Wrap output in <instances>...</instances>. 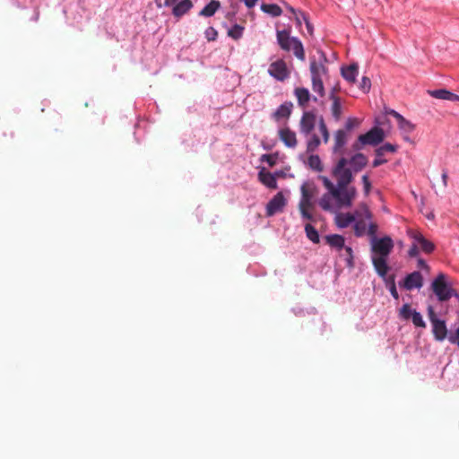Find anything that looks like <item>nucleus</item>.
Instances as JSON below:
<instances>
[{"label": "nucleus", "instance_id": "f257e3e1", "mask_svg": "<svg viewBox=\"0 0 459 459\" xmlns=\"http://www.w3.org/2000/svg\"><path fill=\"white\" fill-rule=\"evenodd\" d=\"M332 176L335 178L336 185L325 176L318 177L324 186L328 190V193L323 195L319 200L320 207L324 211L333 212L332 197L335 200L338 208L351 207L358 192L356 187L351 185L354 177L351 169H347L346 158L342 157L338 160L332 169Z\"/></svg>", "mask_w": 459, "mask_h": 459}, {"label": "nucleus", "instance_id": "f03ea898", "mask_svg": "<svg viewBox=\"0 0 459 459\" xmlns=\"http://www.w3.org/2000/svg\"><path fill=\"white\" fill-rule=\"evenodd\" d=\"M316 122L318 123V128L322 134L323 142L327 143L330 138V134L325 119L323 117H320L317 120L316 116L311 111H306L303 113L299 122L300 133L306 136L309 135L314 130Z\"/></svg>", "mask_w": 459, "mask_h": 459}, {"label": "nucleus", "instance_id": "7ed1b4c3", "mask_svg": "<svg viewBox=\"0 0 459 459\" xmlns=\"http://www.w3.org/2000/svg\"><path fill=\"white\" fill-rule=\"evenodd\" d=\"M301 199L299 204V209L302 218L312 220L313 215L309 210L313 207V199L317 194V188L313 182H304L300 187Z\"/></svg>", "mask_w": 459, "mask_h": 459}, {"label": "nucleus", "instance_id": "20e7f679", "mask_svg": "<svg viewBox=\"0 0 459 459\" xmlns=\"http://www.w3.org/2000/svg\"><path fill=\"white\" fill-rule=\"evenodd\" d=\"M277 40L283 50H292L297 58L301 61L305 60V51L301 41L296 38L290 37V33L287 30H284L278 31Z\"/></svg>", "mask_w": 459, "mask_h": 459}, {"label": "nucleus", "instance_id": "39448f33", "mask_svg": "<svg viewBox=\"0 0 459 459\" xmlns=\"http://www.w3.org/2000/svg\"><path fill=\"white\" fill-rule=\"evenodd\" d=\"M431 287L439 301H446L453 296L457 297L455 290L449 287L446 282V275L444 273H439L437 276L433 281Z\"/></svg>", "mask_w": 459, "mask_h": 459}, {"label": "nucleus", "instance_id": "423d86ee", "mask_svg": "<svg viewBox=\"0 0 459 459\" xmlns=\"http://www.w3.org/2000/svg\"><path fill=\"white\" fill-rule=\"evenodd\" d=\"M394 248V241L388 237L381 238H373L371 240V251L373 255L388 257Z\"/></svg>", "mask_w": 459, "mask_h": 459}, {"label": "nucleus", "instance_id": "0eeeda50", "mask_svg": "<svg viewBox=\"0 0 459 459\" xmlns=\"http://www.w3.org/2000/svg\"><path fill=\"white\" fill-rule=\"evenodd\" d=\"M385 139V132L378 126H374L364 134H360V142L365 143L366 145L377 146Z\"/></svg>", "mask_w": 459, "mask_h": 459}, {"label": "nucleus", "instance_id": "6e6552de", "mask_svg": "<svg viewBox=\"0 0 459 459\" xmlns=\"http://www.w3.org/2000/svg\"><path fill=\"white\" fill-rule=\"evenodd\" d=\"M268 73L280 82H283L290 76L286 63L281 59L273 62L269 66Z\"/></svg>", "mask_w": 459, "mask_h": 459}, {"label": "nucleus", "instance_id": "1a4fd4ad", "mask_svg": "<svg viewBox=\"0 0 459 459\" xmlns=\"http://www.w3.org/2000/svg\"><path fill=\"white\" fill-rule=\"evenodd\" d=\"M286 205V199L281 192L277 193L266 205V215L273 216L282 212Z\"/></svg>", "mask_w": 459, "mask_h": 459}, {"label": "nucleus", "instance_id": "9d476101", "mask_svg": "<svg viewBox=\"0 0 459 459\" xmlns=\"http://www.w3.org/2000/svg\"><path fill=\"white\" fill-rule=\"evenodd\" d=\"M350 164L349 168L352 172L357 173L364 169L368 164V158L363 153L358 152L351 156L350 160H347V165Z\"/></svg>", "mask_w": 459, "mask_h": 459}, {"label": "nucleus", "instance_id": "9b49d317", "mask_svg": "<svg viewBox=\"0 0 459 459\" xmlns=\"http://www.w3.org/2000/svg\"><path fill=\"white\" fill-rule=\"evenodd\" d=\"M293 104L290 101L284 102L281 104L273 114L272 117L274 121L280 122L281 120H287L291 115Z\"/></svg>", "mask_w": 459, "mask_h": 459}, {"label": "nucleus", "instance_id": "f8f14e48", "mask_svg": "<svg viewBox=\"0 0 459 459\" xmlns=\"http://www.w3.org/2000/svg\"><path fill=\"white\" fill-rule=\"evenodd\" d=\"M348 134L343 129H338L333 134V152L334 153H342V149L348 141Z\"/></svg>", "mask_w": 459, "mask_h": 459}, {"label": "nucleus", "instance_id": "ddd939ff", "mask_svg": "<svg viewBox=\"0 0 459 459\" xmlns=\"http://www.w3.org/2000/svg\"><path fill=\"white\" fill-rule=\"evenodd\" d=\"M423 285V278L420 272H413L408 274L403 281V287L406 290L420 289Z\"/></svg>", "mask_w": 459, "mask_h": 459}, {"label": "nucleus", "instance_id": "4468645a", "mask_svg": "<svg viewBox=\"0 0 459 459\" xmlns=\"http://www.w3.org/2000/svg\"><path fill=\"white\" fill-rule=\"evenodd\" d=\"M431 325L434 338L438 342L444 341L447 337L448 332L446 322L444 320L438 319L434 321Z\"/></svg>", "mask_w": 459, "mask_h": 459}, {"label": "nucleus", "instance_id": "2eb2a0df", "mask_svg": "<svg viewBox=\"0 0 459 459\" xmlns=\"http://www.w3.org/2000/svg\"><path fill=\"white\" fill-rule=\"evenodd\" d=\"M412 238L417 242L420 249L426 253L430 254L435 249V245L430 240L427 239L421 233L415 232L412 235Z\"/></svg>", "mask_w": 459, "mask_h": 459}, {"label": "nucleus", "instance_id": "dca6fc26", "mask_svg": "<svg viewBox=\"0 0 459 459\" xmlns=\"http://www.w3.org/2000/svg\"><path fill=\"white\" fill-rule=\"evenodd\" d=\"M337 87H334L330 93V100H332L331 113L336 121H339L342 117V103L341 99L336 96Z\"/></svg>", "mask_w": 459, "mask_h": 459}, {"label": "nucleus", "instance_id": "f3484780", "mask_svg": "<svg viewBox=\"0 0 459 459\" xmlns=\"http://www.w3.org/2000/svg\"><path fill=\"white\" fill-rule=\"evenodd\" d=\"M279 137L287 147L295 148L297 146L296 134L289 127L279 130Z\"/></svg>", "mask_w": 459, "mask_h": 459}, {"label": "nucleus", "instance_id": "a211bd4d", "mask_svg": "<svg viewBox=\"0 0 459 459\" xmlns=\"http://www.w3.org/2000/svg\"><path fill=\"white\" fill-rule=\"evenodd\" d=\"M371 260L377 274L381 277H385L389 271L387 257L372 255Z\"/></svg>", "mask_w": 459, "mask_h": 459}, {"label": "nucleus", "instance_id": "6ab92c4d", "mask_svg": "<svg viewBox=\"0 0 459 459\" xmlns=\"http://www.w3.org/2000/svg\"><path fill=\"white\" fill-rule=\"evenodd\" d=\"M258 178L262 184L271 189H276L278 187L275 176L271 172L266 171L265 169H262L259 171Z\"/></svg>", "mask_w": 459, "mask_h": 459}, {"label": "nucleus", "instance_id": "aec40b11", "mask_svg": "<svg viewBox=\"0 0 459 459\" xmlns=\"http://www.w3.org/2000/svg\"><path fill=\"white\" fill-rule=\"evenodd\" d=\"M359 66L357 64H351L348 66L342 67L341 74L342 76L350 83H354L356 82V77L358 75Z\"/></svg>", "mask_w": 459, "mask_h": 459}, {"label": "nucleus", "instance_id": "412c9836", "mask_svg": "<svg viewBox=\"0 0 459 459\" xmlns=\"http://www.w3.org/2000/svg\"><path fill=\"white\" fill-rule=\"evenodd\" d=\"M193 7L191 0H182L174 5L172 9V14L175 17H182Z\"/></svg>", "mask_w": 459, "mask_h": 459}, {"label": "nucleus", "instance_id": "4be33fe9", "mask_svg": "<svg viewBox=\"0 0 459 459\" xmlns=\"http://www.w3.org/2000/svg\"><path fill=\"white\" fill-rule=\"evenodd\" d=\"M221 3L218 0H211L199 13L200 16L211 17L220 9Z\"/></svg>", "mask_w": 459, "mask_h": 459}, {"label": "nucleus", "instance_id": "5701e85b", "mask_svg": "<svg viewBox=\"0 0 459 459\" xmlns=\"http://www.w3.org/2000/svg\"><path fill=\"white\" fill-rule=\"evenodd\" d=\"M294 94L298 100L299 105L305 108L310 100V93L308 90L307 88H296Z\"/></svg>", "mask_w": 459, "mask_h": 459}, {"label": "nucleus", "instance_id": "b1692460", "mask_svg": "<svg viewBox=\"0 0 459 459\" xmlns=\"http://www.w3.org/2000/svg\"><path fill=\"white\" fill-rule=\"evenodd\" d=\"M355 220L356 216L350 212L339 213L335 218L336 224L340 228H347L351 222H354Z\"/></svg>", "mask_w": 459, "mask_h": 459}, {"label": "nucleus", "instance_id": "393cba45", "mask_svg": "<svg viewBox=\"0 0 459 459\" xmlns=\"http://www.w3.org/2000/svg\"><path fill=\"white\" fill-rule=\"evenodd\" d=\"M352 214L356 216V220H371L372 218V212L364 203L359 204L358 209Z\"/></svg>", "mask_w": 459, "mask_h": 459}, {"label": "nucleus", "instance_id": "a878e982", "mask_svg": "<svg viewBox=\"0 0 459 459\" xmlns=\"http://www.w3.org/2000/svg\"><path fill=\"white\" fill-rule=\"evenodd\" d=\"M326 242L332 247L342 249L344 247V238L338 234L328 235L325 237Z\"/></svg>", "mask_w": 459, "mask_h": 459}, {"label": "nucleus", "instance_id": "bb28decb", "mask_svg": "<svg viewBox=\"0 0 459 459\" xmlns=\"http://www.w3.org/2000/svg\"><path fill=\"white\" fill-rule=\"evenodd\" d=\"M326 67L321 64L317 63L315 60L310 63V73L311 77H322L323 74L326 73Z\"/></svg>", "mask_w": 459, "mask_h": 459}, {"label": "nucleus", "instance_id": "cd10ccee", "mask_svg": "<svg viewBox=\"0 0 459 459\" xmlns=\"http://www.w3.org/2000/svg\"><path fill=\"white\" fill-rule=\"evenodd\" d=\"M261 10L273 17L280 16L282 13L281 8L275 4H263Z\"/></svg>", "mask_w": 459, "mask_h": 459}, {"label": "nucleus", "instance_id": "c85d7f7f", "mask_svg": "<svg viewBox=\"0 0 459 459\" xmlns=\"http://www.w3.org/2000/svg\"><path fill=\"white\" fill-rule=\"evenodd\" d=\"M398 146L386 143L375 150L376 156L382 157L385 152H395Z\"/></svg>", "mask_w": 459, "mask_h": 459}, {"label": "nucleus", "instance_id": "c756f323", "mask_svg": "<svg viewBox=\"0 0 459 459\" xmlns=\"http://www.w3.org/2000/svg\"><path fill=\"white\" fill-rule=\"evenodd\" d=\"M307 165L314 170L321 172L324 169L320 157L318 155H310L307 160Z\"/></svg>", "mask_w": 459, "mask_h": 459}, {"label": "nucleus", "instance_id": "7c9ffc66", "mask_svg": "<svg viewBox=\"0 0 459 459\" xmlns=\"http://www.w3.org/2000/svg\"><path fill=\"white\" fill-rule=\"evenodd\" d=\"M305 232L309 240H311L313 243H319V234L315 227L309 223H307L305 225Z\"/></svg>", "mask_w": 459, "mask_h": 459}, {"label": "nucleus", "instance_id": "2f4dec72", "mask_svg": "<svg viewBox=\"0 0 459 459\" xmlns=\"http://www.w3.org/2000/svg\"><path fill=\"white\" fill-rule=\"evenodd\" d=\"M366 221L361 219L355 220L354 233L357 237H362L367 232L368 225Z\"/></svg>", "mask_w": 459, "mask_h": 459}, {"label": "nucleus", "instance_id": "473e14b6", "mask_svg": "<svg viewBox=\"0 0 459 459\" xmlns=\"http://www.w3.org/2000/svg\"><path fill=\"white\" fill-rule=\"evenodd\" d=\"M312 80V90L317 92L320 97L325 95V88L322 81V77H311Z\"/></svg>", "mask_w": 459, "mask_h": 459}, {"label": "nucleus", "instance_id": "72a5a7b5", "mask_svg": "<svg viewBox=\"0 0 459 459\" xmlns=\"http://www.w3.org/2000/svg\"><path fill=\"white\" fill-rule=\"evenodd\" d=\"M428 92L433 98H436L438 100H448L451 91H449L446 89H439V90L429 91Z\"/></svg>", "mask_w": 459, "mask_h": 459}, {"label": "nucleus", "instance_id": "f704fd0d", "mask_svg": "<svg viewBox=\"0 0 459 459\" xmlns=\"http://www.w3.org/2000/svg\"><path fill=\"white\" fill-rule=\"evenodd\" d=\"M321 141L316 134H312L307 143V152H314L320 145Z\"/></svg>", "mask_w": 459, "mask_h": 459}, {"label": "nucleus", "instance_id": "c9c22d12", "mask_svg": "<svg viewBox=\"0 0 459 459\" xmlns=\"http://www.w3.org/2000/svg\"><path fill=\"white\" fill-rule=\"evenodd\" d=\"M244 31V27L239 24H235L231 29L228 30V36L232 38L233 39H239Z\"/></svg>", "mask_w": 459, "mask_h": 459}, {"label": "nucleus", "instance_id": "e433bc0d", "mask_svg": "<svg viewBox=\"0 0 459 459\" xmlns=\"http://www.w3.org/2000/svg\"><path fill=\"white\" fill-rule=\"evenodd\" d=\"M414 311L415 310H412L409 304H404L401 307L399 315L402 318L408 320L409 318H411Z\"/></svg>", "mask_w": 459, "mask_h": 459}, {"label": "nucleus", "instance_id": "4c0bfd02", "mask_svg": "<svg viewBox=\"0 0 459 459\" xmlns=\"http://www.w3.org/2000/svg\"><path fill=\"white\" fill-rule=\"evenodd\" d=\"M411 320H412V323H413V325L415 326L421 327V328H425L426 327V323L424 322L420 313H419L417 311H414L413 315L411 316Z\"/></svg>", "mask_w": 459, "mask_h": 459}, {"label": "nucleus", "instance_id": "58836bf2", "mask_svg": "<svg viewBox=\"0 0 459 459\" xmlns=\"http://www.w3.org/2000/svg\"><path fill=\"white\" fill-rule=\"evenodd\" d=\"M398 126H399V127L402 130H403V131H405L407 133L412 132L414 130V127H415L414 125L411 122H410L409 120L405 119L404 117L398 122Z\"/></svg>", "mask_w": 459, "mask_h": 459}, {"label": "nucleus", "instance_id": "ea45409f", "mask_svg": "<svg viewBox=\"0 0 459 459\" xmlns=\"http://www.w3.org/2000/svg\"><path fill=\"white\" fill-rule=\"evenodd\" d=\"M359 120L356 117H349L345 122V130L347 133L351 132L353 128L359 125Z\"/></svg>", "mask_w": 459, "mask_h": 459}, {"label": "nucleus", "instance_id": "a19ab883", "mask_svg": "<svg viewBox=\"0 0 459 459\" xmlns=\"http://www.w3.org/2000/svg\"><path fill=\"white\" fill-rule=\"evenodd\" d=\"M204 35L208 41H214L217 39L218 32L213 27H209L205 30Z\"/></svg>", "mask_w": 459, "mask_h": 459}, {"label": "nucleus", "instance_id": "79ce46f5", "mask_svg": "<svg viewBox=\"0 0 459 459\" xmlns=\"http://www.w3.org/2000/svg\"><path fill=\"white\" fill-rule=\"evenodd\" d=\"M370 88H371V81L368 77L367 76H363L362 79H361V82L359 83V89L363 91V92H368L370 91Z\"/></svg>", "mask_w": 459, "mask_h": 459}, {"label": "nucleus", "instance_id": "37998d69", "mask_svg": "<svg viewBox=\"0 0 459 459\" xmlns=\"http://www.w3.org/2000/svg\"><path fill=\"white\" fill-rule=\"evenodd\" d=\"M276 159L277 157L273 154H264L261 157V160L267 162L270 167H273L276 164Z\"/></svg>", "mask_w": 459, "mask_h": 459}, {"label": "nucleus", "instance_id": "c03bdc74", "mask_svg": "<svg viewBox=\"0 0 459 459\" xmlns=\"http://www.w3.org/2000/svg\"><path fill=\"white\" fill-rule=\"evenodd\" d=\"M419 253H420V247H419L417 242L413 239V243L408 251V255L410 257H417L419 255Z\"/></svg>", "mask_w": 459, "mask_h": 459}, {"label": "nucleus", "instance_id": "a18cd8bd", "mask_svg": "<svg viewBox=\"0 0 459 459\" xmlns=\"http://www.w3.org/2000/svg\"><path fill=\"white\" fill-rule=\"evenodd\" d=\"M362 183L364 186L365 195H368L371 190V183L368 175L362 176Z\"/></svg>", "mask_w": 459, "mask_h": 459}, {"label": "nucleus", "instance_id": "49530a36", "mask_svg": "<svg viewBox=\"0 0 459 459\" xmlns=\"http://www.w3.org/2000/svg\"><path fill=\"white\" fill-rule=\"evenodd\" d=\"M300 15L306 24L307 32L309 33V35H312L314 28H313V25L310 23L308 17L304 13H300Z\"/></svg>", "mask_w": 459, "mask_h": 459}, {"label": "nucleus", "instance_id": "de8ad7c7", "mask_svg": "<svg viewBox=\"0 0 459 459\" xmlns=\"http://www.w3.org/2000/svg\"><path fill=\"white\" fill-rule=\"evenodd\" d=\"M377 230V225L376 222L370 221L368 224V234L373 238H376V233Z\"/></svg>", "mask_w": 459, "mask_h": 459}, {"label": "nucleus", "instance_id": "09e8293b", "mask_svg": "<svg viewBox=\"0 0 459 459\" xmlns=\"http://www.w3.org/2000/svg\"><path fill=\"white\" fill-rule=\"evenodd\" d=\"M428 316H429V319L430 321V323L432 324L434 321H437L438 320L439 318L437 317L433 307L431 306H429L428 307Z\"/></svg>", "mask_w": 459, "mask_h": 459}, {"label": "nucleus", "instance_id": "8fccbe9b", "mask_svg": "<svg viewBox=\"0 0 459 459\" xmlns=\"http://www.w3.org/2000/svg\"><path fill=\"white\" fill-rule=\"evenodd\" d=\"M428 316H429V319L430 321V323L432 324L434 321H437L438 320L439 318L437 317L433 307L431 306H429L428 307Z\"/></svg>", "mask_w": 459, "mask_h": 459}, {"label": "nucleus", "instance_id": "3c124183", "mask_svg": "<svg viewBox=\"0 0 459 459\" xmlns=\"http://www.w3.org/2000/svg\"><path fill=\"white\" fill-rule=\"evenodd\" d=\"M360 135L358 137L357 141L353 143L351 145V149L355 152H358L363 148V146L366 145L365 143L360 142Z\"/></svg>", "mask_w": 459, "mask_h": 459}, {"label": "nucleus", "instance_id": "603ef678", "mask_svg": "<svg viewBox=\"0 0 459 459\" xmlns=\"http://www.w3.org/2000/svg\"><path fill=\"white\" fill-rule=\"evenodd\" d=\"M389 290H390L391 295H392L395 299H399V294H398V292H397V290H396V286H395V283H394V278H392V283H391V286H390V288H389Z\"/></svg>", "mask_w": 459, "mask_h": 459}, {"label": "nucleus", "instance_id": "864d4df0", "mask_svg": "<svg viewBox=\"0 0 459 459\" xmlns=\"http://www.w3.org/2000/svg\"><path fill=\"white\" fill-rule=\"evenodd\" d=\"M448 340L451 343L459 345V327L456 329L454 335L448 337Z\"/></svg>", "mask_w": 459, "mask_h": 459}, {"label": "nucleus", "instance_id": "5fc2aeb1", "mask_svg": "<svg viewBox=\"0 0 459 459\" xmlns=\"http://www.w3.org/2000/svg\"><path fill=\"white\" fill-rule=\"evenodd\" d=\"M386 162H387V160L382 159L381 157L377 156V158L372 162V166H373V168H377V167L383 165Z\"/></svg>", "mask_w": 459, "mask_h": 459}, {"label": "nucleus", "instance_id": "6e6d98bb", "mask_svg": "<svg viewBox=\"0 0 459 459\" xmlns=\"http://www.w3.org/2000/svg\"><path fill=\"white\" fill-rule=\"evenodd\" d=\"M418 267H420L421 269H426V270L429 269V265L427 264L425 260H423L422 258L418 259Z\"/></svg>", "mask_w": 459, "mask_h": 459}, {"label": "nucleus", "instance_id": "4d7b16f0", "mask_svg": "<svg viewBox=\"0 0 459 459\" xmlns=\"http://www.w3.org/2000/svg\"><path fill=\"white\" fill-rule=\"evenodd\" d=\"M390 115H392L394 117L396 118L397 122H399L400 120H402L403 118V117L399 114L398 112H396L395 110H391L389 112Z\"/></svg>", "mask_w": 459, "mask_h": 459}, {"label": "nucleus", "instance_id": "13d9d810", "mask_svg": "<svg viewBox=\"0 0 459 459\" xmlns=\"http://www.w3.org/2000/svg\"><path fill=\"white\" fill-rule=\"evenodd\" d=\"M300 13H301V12H299V13H297V14L295 15V21H296V23H297V25H298L299 27H300V26H301V22H302V21H303V19H302V17H301V15H300Z\"/></svg>", "mask_w": 459, "mask_h": 459}, {"label": "nucleus", "instance_id": "bf43d9fd", "mask_svg": "<svg viewBox=\"0 0 459 459\" xmlns=\"http://www.w3.org/2000/svg\"><path fill=\"white\" fill-rule=\"evenodd\" d=\"M448 100L450 101H459V95H456L453 92H450V96H449V99Z\"/></svg>", "mask_w": 459, "mask_h": 459}, {"label": "nucleus", "instance_id": "052dcab7", "mask_svg": "<svg viewBox=\"0 0 459 459\" xmlns=\"http://www.w3.org/2000/svg\"><path fill=\"white\" fill-rule=\"evenodd\" d=\"M447 178H448L447 172L444 171L442 173V181H443L444 186H447Z\"/></svg>", "mask_w": 459, "mask_h": 459}, {"label": "nucleus", "instance_id": "680f3d73", "mask_svg": "<svg viewBox=\"0 0 459 459\" xmlns=\"http://www.w3.org/2000/svg\"><path fill=\"white\" fill-rule=\"evenodd\" d=\"M177 2V0H165L164 1V5L165 6H171L173 4H175Z\"/></svg>", "mask_w": 459, "mask_h": 459}, {"label": "nucleus", "instance_id": "e2e57ef3", "mask_svg": "<svg viewBox=\"0 0 459 459\" xmlns=\"http://www.w3.org/2000/svg\"><path fill=\"white\" fill-rule=\"evenodd\" d=\"M345 252L350 256V258H352V249L350 247H344Z\"/></svg>", "mask_w": 459, "mask_h": 459}, {"label": "nucleus", "instance_id": "0e129e2a", "mask_svg": "<svg viewBox=\"0 0 459 459\" xmlns=\"http://www.w3.org/2000/svg\"><path fill=\"white\" fill-rule=\"evenodd\" d=\"M288 10H290L294 15H296L298 13L296 10L291 6H287Z\"/></svg>", "mask_w": 459, "mask_h": 459}]
</instances>
